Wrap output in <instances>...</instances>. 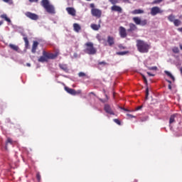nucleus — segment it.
<instances>
[{
	"label": "nucleus",
	"instance_id": "f257e3e1",
	"mask_svg": "<svg viewBox=\"0 0 182 182\" xmlns=\"http://www.w3.org/2000/svg\"><path fill=\"white\" fill-rule=\"evenodd\" d=\"M136 47L141 53H147L149 52V49H150V44L144 42L141 40L136 41Z\"/></svg>",
	"mask_w": 182,
	"mask_h": 182
},
{
	"label": "nucleus",
	"instance_id": "f03ea898",
	"mask_svg": "<svg viewBox=\"0 0 182 182\" xmlns=\"http://www.w3.org/2000/svg\"><path fill=\"white\" fill-rule=\"evenodd\" d=\"M41 5L48 14H55V6L52 5V4H50L49 0H42L41 2Z\"/></svg>",
	"mask_w": 182,
	"mask_h": 182
},
{
	"label": "nucleus",
	"instance_id": "7ed1b4c3",
	"mask_svg": "<svg viewBox=\"0 0 182 182\" xmlns=\"http://www.w3.org/2000/svg\"><path fill=\"white\" fill-rule=\"evenodd\" d=\"M58 53H48L46 51H43V56L40 57L38 62H48V59H55L58 57Z\"/></svg>",
	"mask_w": 182,
	"mask_h": 182
},
{
	"label": "nucleus",
	"instance_id": "20e7f679",
	"mask_svg": "<svg viewBox=\"0 0 182 182\" xmlns=\"http://www.w3.org/2000/svg\"><path fill=\"white\" fill-rule=\"evenodd\" d=\"M85 53H87L88 55H95L97 52L96 48L93 47V43L92 42H88L85 43Z\"/></svg>",
	"mask_w": 182,
	"mask_h": 182
},
{
	"label": "nucleus",
	"instance_id": "39448f33",
	"mask_svg": "<svg viewBox=\"0 0 182 182\" xmlns=\"http://www.w3.org/2000/svg\"><path fill=\"white\" fill-rule=\"evenodd\" d=\"M134 22L136 25H141V26H144V25H147V20H142L139 17H134L133 18Z\"/></svg>",
	"mask_w": 182,
	"mask_h": 182
},
{
	"label": "nucleus",
	"instance_id": "423d86ee",
	"mask_svg": "<svg viewBox=\"0 0 182 182\" xmlns=\"http://www.w3.org/2000/svg\"><path fill=\"white\" fill-rule=\"evenodd\" d=\"M163 10L160 9L159 6H154L151 9V15H152V16H156L157 14H163Z\"/></svg>",
	"mask_w": 182,
	"mask_h": 182
},
{
	"label": "nucleus",
	"instance_id": "0eeeda50",
	"mask_svg": "<svg viewBox=\"0 0 182 182\" xmlns=\"http://www.w3.org/2000/svg\"><path fill=\"white\" fill-rule=\"evenodd\" d=\"M91 14L92 16H95L96 18H100L102 16V11L99 9H92Z\"/></svg>",
	"mask_w": 182,
	"mask_h": 182
},
{
	"label": "nucleus",
	"instance_id": "6e6552de",
	"mask_svg": "<svg viewBox=\"0 0 182 182\" xmlns=\"http://www.w3.org/2000/svg\"><path fill=\"white\" fill-rule=\"evenodd\" d=\"M25 15H26V16H27V18H29L30 19H32L33 21H38V19H39V16L37 14L31 13L29 11L26 12Z\"/></svg>",
	"mask_w": 182,
	"mask_h": 182
},
{
	"label": "nucleus",
	"instance_id": "1a4fd4ad",
	"mask_svg": "<svg viewBox=\"0 0 182 182\" xmlns=\"http://www.w3.org/2000/svg\"><path fill=\"white\" fill-rule=\"evenodd\" d=\"M65 90L67 93L73 95V96H76V95L80 94V90L76 92V90H75L74 89L70 88L68 87H65Z\"/></svg>",
	"mask_w": 182,
	"mask_h": 182
},
{
	"label": "nucleus",
	"instance_id": "9d476101",
	"mask_svg": "<svg viewBox=\"0 0 182 182\" xmlns=\"http://www.w3.org/2000/svg\"><path fill=\"white\" fill-rule=\"evenodd\" d=\"M119 36L122 38H126L127 36V33L126 31V28L123 26H120L119 28Z\"/></svg>",
	"mask_w": 182,
	"mask_h": 182
},
{
	"label": "nucleus",
	"instance_id": "9b49d317",
	"mask_svg": "<svg viewBox=\"0 0 182 182\" xmlns=\"http://www.w3.org/2000/svg\"><path fill=\"white\" fill-rule=\"evenodd\" d=\"M66 11L68 15H71V16H76V10L73 7H68L66 8Z\"/></svg>",
	"mask_w": 182,
	"mask_h": 182
},
{
	"label": "nucleus",
	"instance_id": "f8f14e48",
	"mask_svg": "<svg viewBox=\"0 0 182 182\" xmlns=\"http://www.w3.org/2000/svg\"><path fill=\"white\" fill-rule=\"evenodd\" d=\"M105 110L106 113H108V114H114V112L112 109V107H110V105H105Z\"/></svg>",
	"mask_w": 182,
	"mask_h": 182
},
{
	"label": "nucleus",
	"instance_id": "ddd939ff",
	"mask_svg": "<svg viewBox=\"0 0 182 182\" xmlns=\"http://www.w3.org/2000/svg\"><path fill=\"white\" fill-rule=\"evenodd\" d=\"M73 29L75 32H77L78 33V32H80V29H82V27H80V25H79L78 23H75L73 24Z\"/></svg>",
	"mask_w": 182,
	"mask_h": 182
},
{
	"label": "nucleus",
	"instance_id": "4468645a",
	"mask_svg": "<svg viewBox=\"0 0 182 182\" xmlns=\"http://www.w3.org/2000/svg\"><path fill=\"white\" fill-rule=\"evenodd\" d=\"M131 14H132L133 15H139L140 14H144V11L141 10V9H136L134 10L131 12Z\"/></svg>",
	"mask_w": 182,
	"mask_h": 182
},
{
	"label": "nucleus",
	"instance_id": "2eb2a0df",
	"mask_svg": "<svg viewBox=\"0 0 182 182\" xmlns=\"http://www.w3.org/2000/svg\"><path fill=\"white\" fill-rule=\"evenodd\" d=\"M90 27L93 31H99V29H100V24L97 25V24L92 23L91 24Z\"/></svg>",
	"mask_w": 182,
	"mask_h": 182
},
{
	"label": "nucleus",
	"instance_id": "dca6fc26",
	"mask_svg": "<svg viewBox=\"0 0 182 182\" xmlns=\"http://www.w3.org/2000/svg\"><path fill=\"white\" fill-rule=\"evenodd\" d=\"M38 45H39V43L37 41L33 42L32 50H31V52L33 53H35L36 52V48H38Z\"/></svg>",
	"mask_w": 182,
	"mask_h": 182
},
{
	"label": "nucleus",
	"instance_id": "f3484780",
	"mask_svg": "<svg viewBox=\"0 0 182 182\" xmlns=\"http://www.w3.org/2000/svg\"><path fill=\"white\" fill-rule=\"evenodd\" d=\"M111 9L115 12H122V8L119 6H113Z\"/></svg>",
	"mask_w": 182,
	"mask_h": 182
},
{
	"label": "nucleus",
	"instance_id": "a211bd4d",
	"mask_svg": "<svg viewBox=\"0 0 182 182\" xmlns=\"http://www.w3.org/2000/svg\"><path fill=\"white\" fill-rule=\"evenodd\" d=\"M137 29V26L134 23H129V29H128V32H132L133 31H136Z\"/></svg>",
	"mask_w": 182,
	"mask_h": 182
},
{
	"label": "nucleus",
	"instance_id": "6ab92c4d",
	"mask_svg": "<svg viewBox=\"0 0 182 182\" xmlns=\"http://www.w3.org/2000/svg\"><path fill=\"white\" fill-rule=\"evenodd\" d=\"M107 43H109V46H112V45L114 44V38H113V37L108 36Z\"/></svg>",
	"mask_w": 182,
	"mask_h": 182
},
{
	"label": "nucleus",
	"instance_id": "aec40b11",
	"mask_svg": "<svg viewBox=\"0 0 182 182\" xmlns=\"http://www.w3.org/2000/svg\"><path fill=\"white\" fill-rule=\"evenodd\" d=\"M9 48H11V49H12L13 50H15L16 52H18V50H19V47L16 45L9 44Z\"/></svg>",
	"mask_w": 182,
	"mask_h": 182
},
{
	"label": "nucleus",
	"instance_id": "412c9836",
	"mask_svg": "<svg viewBox=\"0 0 182 182\" xmlns=\"http://www.w3.org/2000/svg\"><path fill=\"white\" fill-rule=\"evenodd\" d=\"M1 18H2L3 19H5V21H6V22H9L11 23V19L9 18H8V16H6V14H2L1 16Z\"/></svg>",
	"mask_w": 182,
	"mask_h": 182
},
{
	"label": "nucleus",
	"instance_id": "4be33fe9",
	"mask_svg": "<svg viewBox=\"0 0 182 182\" xmlns=\"http://www.w3.org/2000/svg\"><path fill=\"white\" fill-rule=\"evenodd\" d=\"M59 66H60V69H62L65 72H66V70H68V65H66L65 64H60Z\"/></svg>",
	"mask_w": 182,
	"mask_h": 182
},
{
	"label": "nucleus",
	"instance_id": "5701e85b",
	"mask_svg": "<svg viewBox=\"0 0 182 182\" xmlns=\"http://www.w3.org/2000/svg\"><path fill=\"white\" fill-rule=\"evenodd\" d=\"M175 119H176V114L171 116L169 119V124H172V123H174Z\"/></svg>",
	"mask_w": 182,
	"mask_h": 182
},
{
	"label": "nucleus",
	"instance_id": "b1692460",
	"mask_svg": "<svg viewBox=\"0 0 182 182\" xmlns=\"http://www.w3.org/2000/svg\"><path fill=\"white\" fill-rule=\"evenodd\" d=\"M173 23H174L175 26H180L181 21H180V20H178V19H176L173 21Z\"/></svg>",
	"mask_w": 182,
	"mask_h": 182
},
{
	"label": "nucleus",
	"instance_id": "393cba45",
	"mask_svg": "<svg viewBox=\"0 0 182 182\" xmlns=\"http://www.w3.org/2000/svg\"><path fill=\"white\" fill-rule=\"evenodd\" d=\"M165 73H166V75H167V76L171 77V79H172V80H174V76H173V75H171V73H170L168 71H165Z\"/></svg>",
	"mask_w": 182,
	"mask_h": 182
},
{
	"label": "nucleus",
	"instance_id": "a878e982",
	"mask_svg": "<svg viewBox=\"0 0 182 182\" xmlns=\"http://www.w3.org/2000/svg\"><path fill=\"white\" fill-rule=\"evenodd\" d=\"M175 18L176 17L171 14V15L168 16V21H170V22H174Z\"/></svg>",
	"mask_w": 182,
	"mask_h": 182
},
{
	"label": "nucleus",
	"instance_id": "bb28decb",
	"mask_svg": "<svg viewBox=\"0 0 182 182\" xmlns=\"http://www.w3.org/2000/svg\"><path fill=\"white\" fill-rule=\"evenodd\" d=\"M172 51L173 52V53H178V52H180V50L177 47H173L172 48Z\"/></svg>",
	"mask_w": 182,
	"mask_h": 182
},
{
	"label": "nucleus",
	"instance_id": "cd10ccee",
	"mask_svg": "<svg viewBox=\"0 0 182 182\" xmlns=\"http://www.w3.org/2000/svg\"><path fill=\"white\" fill-rule=\"evenodd\" d=\"M161 2H163V0H155L151 4L152 5H156L157 4H160Z\"/></svg>",
	"mask_w": 182,
	"mask_h": 182
},
{
	"label": "nucleus",
	"instance_id": "c85d7f7f",
	"mask_svg": "<svg viewBox=\"0 0 182 182\" xmlns=\"http://www.w3.org/2000/svg\"><path fill=\"white\" fill-rule=\"evenodd\" d=\"M23 40H24V42L26 43V46H28V45H29V41H28V38L24 37Z\"/></svg>",
	"mask_w": 182,
	"mask_h": 182
},
{
	"label": "nucleus",
	"instance_id": "c756f323",
	"mask_svg": "<svg viewBox=\"0 0 182 182\" xmlns=\"http://www.w3.org/2000/svg\"><path fill=\"white\" fill-rule=\"evenodd\" d=\"M109 2H111L112 5H114L119 2V0H109Z\"/></svg>",
	"mask_w": 182,
	"mask_h": 182
},
{
	"label": "nucleus",
	"instance_id": "7c9ffc66",
	"mask_svg": "<svg viewBox=\"0 0 182 182\" xmlns=\"http://www.w3.org/2000/svg\"><path fill=\"white\" fill-rule=\"evenodd\" d=\"M148 97H149V88H146V97H145L146 100H147Z\"/></svg>",
	"mask_w": 182,
	"mask_h": 182
},
{
	"label": "nucleus",
	"instance_id": "2f4dec72",
	"mask_svg": "<svg viewBox=\"0 0 182 182\" xmlns=\"http://www.w3.org/2000/svg\"><path fill=\"white\" fill-rule=\"evenodd\" d=\"M126 52H118V53H117V55H122V56H123V55H126Z\"/></svg>",
	"mask_w": 182,
	"mask_h": 182
},
{
	"label": "nucleus",
	"instance_id": "473e14b6",
	"mask_svg": "<svg viewBox=\"0 0 182 182\" xmlns=\"http://www.w3.org/2000/svg\"><path fill=\"white\" fill-rule=\"evenodd\" d=\"M98 65H103V66H105V65H107V63L106 62H105V61H102V62H100V63H98Z\"/></svg>",
	"mask_w": 182,
	"mask_h": 182
},
{
	"label": "nucleus",
	"instance_id": "72a5a7b5",
	"mask_svg": "<svg viewBox=\"0 0 182 182\" xmlns=\"http://www.w3.org/2000/svg\"><path fill=\"white\" fill-rule=\"evenodd\" d=\"M114 123H117V124L120 125V120H119V119H114Z\"/></svg>",
	"mask_w": 182,
	"mask_h": 182
},
{
	"label": "nucleus",
	"instance_id": "f704fd0d",
	"mask_svg": "<svg viewBox=\"0 0 182 182\" xmlns=\"http://www.w3.org/2000/svg\"><path fill=\"white\" fill-rule=\"evenodd\" d=\"M78 75L80 76V77H82L83 76H85V74L84 73H80Z\"/></svg>",
	"mask_w": 182,
	"mask_h": 182
},
{
	"label": "nucleus",
	"instance_id": "c9c22d12",
	"mask_svg": "<svg viewBox=\"0 0 182 182\" xmlns=\"http://www.w3.org/2000/svg\"><path fill=\"white\" fill-rule=\"evenodd\" d=\"M36 178H37V180H38V181H39L41 180V174L37 173Z\"/></svg>",
	"mask_w": 182,
	"mask_h": 182
},
{
	"label": "nucleus",
	"instance_id": "e433bc0d",
	"mask_svg": "<svg viewBox=\"0 0 182 182\" xmlns=\"http://www.w3.org/2000/svg\"><path fill=\"white\" fill-rule=\"evenodd\" d=\"M149 69L150 70H157V67H151Z\"/></svg>",
	"mask_w": 182,
	"mask_h": 182
},
{
	"label": "nucleus",
	"instance_id": "4c0bfd02",
	"mask_svg": "<svg viewBox=\"0 0 182 182\" xmlns=\"http://www.w3.org/2000/svg\"><path fill=\"white\" fill-rule=\"evenodd\" d=\"M127 117H128L129 119H130V118H132V117H134V116H133V115H132V114H127Z\"/></svg>",
	"mask_w": 182,
	"mask_h": 182
},
{
	"label": "nucleus",
	"instance_id": "58836bf2",
	"mask_svg": "<svg viewBox=\"0 0 182 182\" xmlns=\"http://www.w3.org/2000/svg\"><path fill=\"white\" fill-rule=\"evenodd\" d=\"M7 143H12V139H7Z\"/></svg>",
	"mask_w": 182,
	"mask_h": 182
},
{
	"label": "nucleus",
	"instance_id": "ea45409f",
	"mask_svg": "<svg viewBox=\"0 0 182 182\" xmlns=\"http://www.w3.org/2000/svg\"><path fill=\"white\" fill-rule=\"evenodd\" d=\"M90 8H92V9H95V4H90Z\"/></svg>",
	"mask_w": 182,
	"mask_h": 182
},
{
	"label": "nucleus",
	"instance_id": "a19ab883",
	"mask_svg": "<svg viewBox=\"0 0 182 182\" xmlns=\"http://www.w3.org/2000/svg\"><path fill=\"white\" fill-rule=\"evenodd\" d=\"M30 2H38V0H29Z\"/></svg>",
	"mask_w": 182,
	"mask_h": 182
},
{
	"label": "nucleus",
	"instance_id": "79ce46f5",
	"mask_svg": "<svg viewBox=\"0 0 182 182\" xmlns=\"http://www.w3.org/2000/svg\"><path fill=\"white\" fill-rule=\"evenodd\" d=\"M147 74L149 75V76H154V75H153V74H151V73H147Z\"/></svg>",
	"mask_w": 182,
	"mask_h": 182
},
{
	"label": "nucleus",
	"instance_id": "37998d69",
	"mask_svg": "<svg viewBox=\"0 0 182 182\" xmlns=\"http://www.w3.org/2000/svg\"><path fill=\"white\" fill-rule=\"evenodd\" d=\"M144 77V82L146 83L147 82V80L146 79V77Z\"/></svg>",
	"mask_w": 182,
	"mask_h": 182
},
{
	"label": "nucleus",
	"instance_id": "c03bdc74",
	"mask_svg": "<svg viewBox=\"0 0 182 182\" xmlns=\"http://www.w3.org/2000/svg\"><path fill=\"white\" fill-rule=\"evenodd\" d=\"M178 31H179V32H182V28H178Z\"/></svg>",
	"mask_w": 182,
	"mask_h": 182
},
{
	"label": "nucleus",
	"instance_id": "a18cd8bd",
	"mask_svg": "<svg viewBox=\"0 0 182 182\" xmlns=\"http://www.w3.org/2000/svg\"><path fill=\"white\" fill-rule=\"evenodd\" d=\"M3 24H4V21H0V26L1 25H3Z\"/></svg>",
	"mask_w": 182,
	"mask_h": 182
},
{
	"label": "nucleus",
	"instance_id": "49530a36",
	"mask_svg": "<svg viewBox=\"0 0 182 182\" xmlns=\"http://www.w3.org/2000/svg\"><path fill=\"white\" fill-rule=\"evenodd\" d=\"M168 89H169L170 90H171V85H168Z\"/></svg>",
	"mask_w": 182,
	"mask_h": 182
},
{
	"label": "nucleus",
	"instance_id": "de8ad7c7",
	"mask_svg": "<svg viewBox=\"0 0 182 182\" xmlns=\"http://www.w3.org/2000/svg\"><path fill=\"white\" fill-rule=\"evenodd\" d=\"M4 2H9L10 0H3Z\"/></svg>",
	"mask_w": 182,
	"mask_h": 182
},
{
	"label": "nucleus",
	"instance_id": "09e8293b",
	"mask_svg": "<svg viewBox=\"0 0 182 182\" xmlns=\"http://www.w3.org/2000/svg\"><path fill=\"white\" fill-rule=\"evenodd\" d=\"M26 66L31 67V63H27Z\"/></svg>",
	"mask_w": 182,
	"mask_h": 182
},
{
	"label": "nucleus",
	"instance_id": "8fccbe9b",
	"mask_svg": "<svg viewBox=\"0 0 182 182\" xmlns=\"http://www.w3.org/2000/svg\"><path fill=\"white\" fill-rule=\"evenodd\" d=\"M180 72H181V73L182 75V67L180 68Z\"/></svg>",
	"mask_w": 182,
	"mask_h": 182
},
{
	"label": "nucleus",
	"instance_id": "3c124183",
	"mask_svg": "<svg viewBox=\"0 0 182 182\" xmlns=\"http://www.w3.org/2000/svg\"><path fill=\"white\" fill-rule=\"evenodd\" d=\"M180 49L182 50V45H180Z\"/></svg>",
	"mask_w": 182,
	"mask_h": 182
},
{
	"label": "nucleus",
	"instance_id": "603ef678",
	"mask_svg": "<svg viewBox=\"0 0 182 182\" xmlns=\"http://www.w3.org/2000/svg\"><path fill=\"white\" fill-rule=\"evenodd\" d=\"M168 83L171 84V81H170V80H168Z\"/></svg>",
	"mask_w": 182,
	"mask_h": 182
},
{
	"label": "nucleus",
	"instance_id": "864d4df0",
	"mask_svg": "<svg viewBox=\"0 0 182 182\" xmlns=\"http://www.w3.org/2000/svg\"><path fill=\"white\" fill-rule=\"evenodd\" d=\"M141 108V107H139L138 110H140Z\"/></svg>",
	"mask_w": 182,
	"mask_h": 182
},
{
	"label": "nucleus",
	"instance_id": "5fc2aeb1",
	"mask_svg": "<svg viewBox=\"0 0 182 182\" xmlns=\"http://www.w3.org/2000/svg\"><path fill=\"white\" fill-rule=\"evenodd\" d=\"M87 1H92V0H87Z\"/></svg>",
	"mask_w": 182,
	"mask_h": 182
}]
</instances>
